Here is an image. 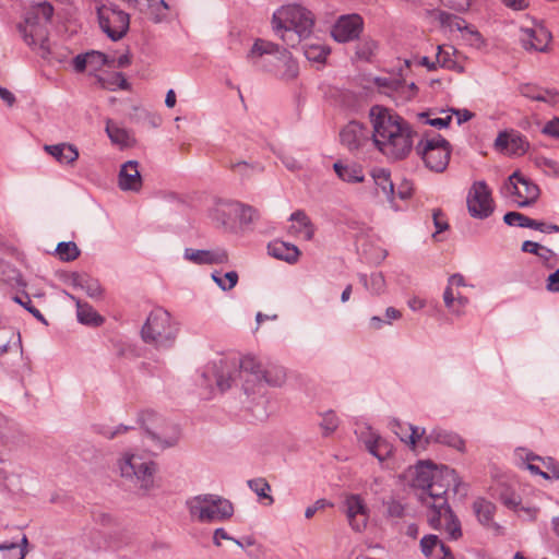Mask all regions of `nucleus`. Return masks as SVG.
Returning a JSON list of instances; mask_svg holds the SVG:
<instances>
[{
    "instance_id": "obj_1",
    "label": "nucleus",
    "mask_w": 559,
    "mask_h": 559,
    "mask_svg": "<svg viewBox=\"0 0 559 559\" xmlns=\"http://www.w3.org/2000/svg\"><path fill=\"white\" fill-rule=\"evenodd\" d=\"M373 132L371 139L377 148L391 159L405 158L413 148L416 134L411 124L397 114L382 106H373L369 111Z\"/></svg>"
},
{
    "instance_id": "obj_2",
    "label": "nucleus",
    "mask_w": 559,
    "mask_h": 559,
    "mask_svg": "<svg viewBox=\"0 0 559 559\" xmlns=\"http://www.w3.org/2000/svg\"><path fill=\"white\" fill-rule=\"evenodd\" d=\"M271 25L274 34L286 47L296 48L311 37L316 15L299 3L284 4L274 11Z\"/></svg>"
},
{
    "instance_id": "obj_3",
    "label": "nucleus",
    "mask_w": 559,
    "mask_h": 559,
    "mask_svg": "<svg viewBox=\"0 0 559 559\" xmlns=\"http://www.w3.org/2000/svg\"><path fill=\"white\" fill-rule=\"evenodd\" d=\"M52 15L51 3L39 2L25 13L23 21L16 25L24 43L34 49L38 47V52L43 58H48L50 55L48 25Z\"/></svg>"
},
{
    "instance_id": "obj_4",
    "label": "nucleus",
    "mask_w": 559,
    "mask_h": 559,
    "mask_svg": "<svg viewBox=\"0 0 559 559\" xmlns=\"http://www.w3.org/2000/svg\"><path fill=\"white\" fill-rule=\"evenodd\" d=\"M178 332V324L170 313L163 308H156L150 312L143 324L141 338L157 350H166L175 345Z\"/></svg>"
},
{
    "instance_id": "obj_5",
    "label": "nucleus",
    "mask_w": 559,
    "mask_h": 559,
    "mask_svg": "<svg viewBox=\"0 0 559 559\" xmlns=\"http://www.w3.org/2000/svg\"><path fill=\"white\" fill-rule=\"evenodd\" d=\"M189 514L201 523H212L229 519L234 513L233 503L217 495H198L187 500Z\"/></svg>"
},
{
    "instance_id": "obj_6",
    "label": "nucleus",
    "mask_w": 559,
    "mask_h": 559,
    "mask_svg": "<svg viewBox=\"0 0 559 559\" xmlns=\"http://www.w3.org/2000/svg\"><path fill=\"white\" fill-rule=\"evenodd\" d=\"M264 55L274 56L277 61L284 64L285 70L280 74L281 80L288 82L298 76V63L293 59V56L287 48L270 40L257 38L247 58L254 66H258V59L262 58Z\"/></svg>"
},
{
    "instance_id": "obj_7",
    "label": "nucleus",
    "mask_w": 559,
    "mask_h": 559,
    "mask_svg": "<svg viewBox=\"0 0 559 559\" xmlns=\"http://www.w3.org/2000/svg\"><path fill=\"white\" fill-rule=\"evenodd\" d=\"M139 421L158 449L165 450L178 443L180 437L178 426L166 423L154 411L142 412Z\"/></svg>"
},
{
    "instance_id": "obj_8",
    "label": "nucleus",
    "mask_w": 559,
    "mask_h": 559,
    "mask_svg": "<svg viewBox=\"0 0 559 559\" xmlns=\"http://www.w3.org/2000/svg\"><path fill=\"white\" fill-rule=\"evenodd\" d=\"M121 477L131 480L135 486L145 492L154 487V474L156 465L154 462H145L139 455L126 454L118 461Z\"/></svg>"
},
{
    "instance_id": "obj_9",
    "label": "nucleus",
    "mask_w": 559,
    "mask_h": 559,
    "mask_svg": "<svg viewBox=\"0 0 559 559\" xmlns=\"http://www.w3.org/2000/svg\"><path fill=\"white\" fill-rule=\"evenodd\" d=\"M97 19L100 29L112 40L123 38L130 26L128 13L114 3L100 4L97 7Z\"/></svg>"
},
{
    "instance_id": "obj_10",
    "label": "nucleus",
    "mask_w": 559,
    "mask_h": 559,
    "mask_svg": "<svg viewBox=\"0 0 559 559\" xmlns=\"http://www.w3.org/2000/svg\"><path fill=\"white\" fill-rule=\"evenodd\" d=\"M416 150L429 169L436 173H442L447 168L450 160L451 147L450 143L440 134L431 139L420 140Z\"/></svg>"
},
{
    "instance_id": "obj_11",
    "label": "nucleus",
    "mask_w": 559,
    "mask_h": 559,
    "mask_svg": "<svg viewBox=\"0 0 559 559\" xmlns=\"http://www.w3.org/2000/svg\"><path fill=\"white\" fill-rule=\"evenodd\" d=\"M436 477L431 481V487L427 491L419 495V500L429 509L432 502H441L447 500L444 495L453 487L455 492L459 491L460 479L456 472L447 465H440L439 471L436 472Z\"/></svg>"
},
{
    "instance_id": "obj_12",
    "label": "nucleus",
    "mask_w": 559,
    "mask_h": 559,
    "mask_svg": "<svg viewBox=\"0 0 559 559\" xmlns=\"http://www.w3.org/2000/svg\"><path fill=\"white\" fill-rule=\"evenodd\" d=\"M427 520L431 528H444L450 539L457 540L462 537L461 522L454 514L448 500L429 504Z\"/></svg>"
},
{
    "instance_id": "obj_13",
    "label": "nucleus",
    "mask_w": 559,
    "mask_h": 559,
    "mask_svg": "<svg viewBox=\"0 0 559 559\" xmlns=\"http://www.w3.org/2000/svg\"><path fill=\"white\" fill-rule=\"evenodd\" d=\"M467 211L474 218L485 219L493 213L491 190L483 180L475 181L466 198Z\"/></svg>"
},
{
    "instance_id": "obj_14",
    "label": "nucleus",
    "mask_w": 559,
    "mask_h": 559,
    "mask_svg": "<svg viewBox=\"0 0 559 559\" xmlns=\"http://www.w3.org/2000/svg\"><path fill=\"white\" fill-rule=\"evenodd\" d=\"M364 20L357 14L341 15L331 29L332 37L338 43L357 39L362 32Z\"/></svg>"
},
{
    "instance_id": "obj_15",
    "label": "nucleus",
    "mask_w": 559,
    "mask_h": 559,
    "mask_svg": "<svg viewBox=\"0 0 559 559\" xmlns=\"http://www.w3.org/2000/svg\"><path fill=\"white\" fill-rule=\"evenodd\" d=\"M345 514L355 532H362L368 523V508L359 495H348L344 501Z\"/></svg>"
},
{
    "instance_id": "obj_16",
    "label": "nucleus",
    "mask_w": 559,
    "mask_h": 559,
    "mask_svg": "<svg viewBox=\"0 0 559 559\" xmlns=\"http://www.w3.org/2000/svg\"><path fill=\"white\" fill-rule=\"evenodd\" d=\"M341 143L350 152L358 151L370 140V131L362 123L349 121L340 132Z\"/></svg>"
},
{
    "instance_id": "obj_17",
    "label": "nucleus",
    "mask_w": 559,
    "mask_h": 559,
    "mask_svg": "<svg viewBox=\"0 0 559 559\" xmlns=\"http://www.w3.org/2000/svg\"><path fill=\"white\" fill-rule=\"evenodd\" d=\"M520 40L525 50L544 52L551 40V34L544 26L522 28Z\"/></svg>"
},
{
    "instance_id": "obj_18",
    "label": "nucleus",
    "mask_w": 559,
    "mask_h": 559,
    "mask_svg": "<svg viewBox=\"0 0 559 559\" xmlns=\"http://www.w3.org/2000/svg\"><path fill=\"white\" fill-rule=\"evenodd\" d=\"M118 186L123 191H140L142 177L136 160H128L121 166L118 176Z\"/></svg>"
},
{
    "instance_id": "obj_19",
    "label": "nucleus",
    "mask_w": 559,
    "mask_h": 559,
    "mask_svg": "<svg viewBox=\"0 0 559 559\" xmlns=\"http://www.w3.org/2000/svg\"><path fill=\"white\" fill-rule=\"evenodd\" d=\"M185 259L194 264H223L228 261V254L224 249L215 250H197L187 248L185 250Z\"/></svg>"
},
{
    "instance_id": "obj_20",
    "label": "nucleus",
    "mask_w": 559,
    "mask_h": 559,
    "mask_svg": "<svg viewBox=\"0 0 559 559\" xmlns=\"http://www.w3.org/2000/svg\"><path fill=\"white\" fill-rule=\"evenodd\" d=\"M210 373L214 376L216 385L222 392L228 390L231 386L234 377L231 374V370L228 367L227 361L221 359L218 364L215 362L211 367H209V370L202 373L201 384L206 385L209 383Z\"/></svg>"
},
{
    "instance_id": "obj_21",
    "label": "nucleus",
    "mask_w": 559,
    "mask_h": 559,
    "mask_svg": "<svg viewBox=\"0 0 559 559\" xmlns=\"http://www.w3.org/2000/svg\"><path fill=\"white\" fill-rule=\"evenodd\" d=\"M430 443L443 444L461 452L465 450V442L457 433L439 427L433 428L425 437V444L429 445Z\"/></svg>"
},
{
    "instance_id": "obj_22",
    "label": "nucleus",
    "mask_w": 559,
    "mask_h": 559,
    "mask_svg": "<svg viewBox=\"0 0 559 559\" xmlns=\"http://www.w3.org/2000/svg\"><path fill=\"white\" fill-rule=\"evenodd\" d=\"M241 203L231 200H217L211 212V217L221 226H228L238 215Z\"/></svg>"
},
{
    "instance_id": "obj_23",
    "label": "nucleus",
    "mask_w": 559,
    "mask_h": 559,
    "mask_svg": "<svg viewBox=\"0 0 559 559\" xmlns=\"http://www.w3.org/2000/svg\"><path fill=\"white\" fill-rule=\"evenodd\" d=\"M423 554L429 559H454L451 549L437 535H426L420 540Z\"/></svg>"
},
{
    "instance_id": "obj_24",
    "label": "nucleus",
    "mask_w": 559,
    "mask_h": 559,
    "mask_svg": "<svg viewBox=\"0 0 559 559\" xmlns=\"http://www.w3.org/2000/svg\"><path fill=\"white\" fill-rule=\"evenodd\" d=\"M439 467L432 461H419L415 466L414 486L427 491L431 487V481L437 476L436 472L439 471Z\"/></svg>"
},
{
    "instance_id": "obj_25",
    "label": "nucleus",
    "mask_w": 559,
    "mask_h": 559,
    "mask_svg": "<svg viewBox=\"0 0 559 559\" xmlns=\"http://www.w3.org/2000/svg\"><path fill=\"white\" fill-rule=\"evenodd\" d=\"M45 152L50 154L60 164L72 165L79 158L76 146L70 143H59L53 145H45Z\"/></svg>"
},
{
    "instance_id": "obj_26",
    "label": "nucleus",
    "mask_w": 559,
    "mask_h": 559,
    "mask_svg": "<svg viewBox=\"0 0 559 559\" xmlns=\"http://www.w3.org/2000/svg\"><path fill=\"white\" fill-rule=\"evenodd\" d=\"M267 251L270 255L288 263H295L300 255V251L295 245L280 240L270 242Z\"/></svg>"
},
{
    "instance_id": "obj_27",
    "label": "nucleus",
    "mask_w": 559,
    "mask_h": 559,
    "mask_svg": "<svg viewBox=\"0 0 559 559\" xmlns=\"http://www.w3.org/2000/svg\"><path fill=\"white\" fill-rule=\"evenodd\" d=\"M520 94L532 100L543 102L547 104H555L557 100L558 92L555 90L542 88L534 84H522L519 87Z\"/></svg>"
},
{
    "instance_id": "obj_28",
    "label": "nucleus",
    "mask_w": 559,
    "mask_h": 559,
    "mask_svg": "<svg viewBox=\"0 0 559 559\" xmlns=\"http://www.w3.org/2000/svg\"><path fill=\"white\" fill-rule=\"evenodd\" d=\"M289 221L295 223L290 226V231L301 235L306 240H311L313 238L314 227L305 211H295L292 213Z\"/></svg>"
},
{
    "instance_id": "obj_29",
    "label": "nucleus",
    "mask_w": 559,
    "mask_h": 559,
    "mask_svg": "<svg viewBox=\"0 0 559 559\" xmlns=\"http://www.w3.org/2000/svg\"><path fill=\"white\" fill-rule=\"evenodd\" d=\"M473 510L481 525L498 527V525L493 523V514L496 511L493 503L484 498H478L473 502Z\"/></svg>"
},
{
    "instance_id": "obj_30",
    "label": "nucleus",
    "mask_w": 559,
    "mask_h": 559,
    "mask_svg": "<svg viewBox=\"0 0 559 559\" xmlns=\"http://www.w3.org/2000/svg\"><path fill=\"white\" fill-rule=\"evenodd\" d=\"M519 182L522 188V200H516L518 205L526 207L535 203L540 194L539 187L521 173Z\"/></svg>"
},
{
    "instance_id": "obj_31",
    "label": "nucleus",
    "mask_w": 559,
    "mask_h": 559,
    "mask_svg": "<svg viewBox=\"0 0 559 559\" xmlns=\"http://www.w3.org/2000/svg\"><path fill=\"white\" fill-rule=\"evenodd\" d=\"M13 348L22 352L20 332L10 326H0V355Z\"/></svg>"
},
{
    "instance_id": "obj_32",
    "label": "nucleus",
    "mask_w": 559,
    "mask_h": 559,
    "mask_svg": "<svg viewBox=\"0 0 559 559\" xmlns=\"http://www.w3.org/2000/svg\"><path fill=\"white\" fill-rule=\"evenodd\" d=\"M71 283L73 286L83 289L91 298L102 296L103 290L98 281L86 274L73 273L71 276Z\"/></svg>"
},
{
    "instance_id": "obj_33",
    "label": "nucleus",
    "mask_w": 559,
    "mask_h": 559,
    "mask_svg": "<svg viewBox=\"0 0 559 559\" xmlns=\"http://www.w3.org/2000/svg\"><path fill=\"white\" fill-rule=\"evenodd\" d=\"M371 176L377 187V191L380 190L389 202H393L395 192L390 171L384 168H377L373 169Z\"/></svg>"
},
{
    "instance_id": "obj_34",
    "label": "nucleus",
    "mask_w": 559,
    "mask_h": 559,
    "mask_svg": "<svg viewBox=\"0 0 559 559\" xmlns=\"http://www.w3.org/2000/svg\"><path fill=\"white\" fill-rule=\"evenodd\" d=\"M106 133L110 141L121 148L130 147L134 144V139L130 132L114 123L111 120H108L106 123Z\"/></svg>"
},
{
    "instance_id": "obj_35",
    "label": "nucleus",
    "mask_w": 559,
    "mask_h": 559,
    "mask_svg": "<svg viewBox=\"0 0 559 559\" xmlns=\"http://www.w3.org/2000/svg\"><path fill=\"white\" fill-rule=\"evenodd\" d=\"M367 450L379 461H384L392 452L391 445L380 436L371 433L370 438L365 440Z\"/></svg>"
},
{
    "instance_id": "obj_36",
    "label": "nucleus",
    "mask_w": 559,
    "mask_h": 559,
    "mask_svg": "<svg viewBox=\"0 0 559 559\" xmlns=\"http://www.w3.org/2000/svg\"><path fill=\"white\" fill-rule=\"evenodd\" d=\"M333 168L338 178L345 182H362L365 179L362 168L358 165L348 166L336 162L334 163Z\"/></svg>"
},
{
    "instance_id": "obj_37",
    "label": "nucleus",
    "mask_w": 559,
    "mask_h": 559,
    "mask_svg": "<svg viewBox=\"0 0 559 559\" xmlns=\"http://www.w3.org/2000/svg\"><path fill=\"white\" fill-rule=\"evenodd\" d=\"M286 382V370L284 367L269 364L263 369V376L261 383H265L270 386H282Z\"/></svg>"
},
{
    "instance_id": "obj_38",
    "label": "nucleus",
    "mask_w": 559,
    "mask_h": 559,
    "mask_svg": "<svg viewBox=\"0 0 559 559\" xmlns=\"http://www.w3.org/2000/svg\"><path fill=\"white\" fill-rule=\"evenodd\" d=\"M78 320L83 324L100 325L103 318L86 302L75 299Z\"/></svg>"
},
{
    "instance_id": "obj_39",
    "label": "nucleus",
    "mask_w": 559,
    "mask_h": 559,
    "mask_svg": "<svg viewBox=\"0 0 559 559\" xmlns=\"http://www.w3.org/2000/svg\"><path fill=\"white\" fill-rule=\"evenodd\" d=\"M240 373L253 377L257 383H261L264 367L253 356H245L239 364Z\"/></svg>"
},
{
    "instance_id": "obj_40",
    "label": "nucleus",
    "mask_w": 559,
    "mask_h": 559,
    "mask_svg": "<svg viewBox=\"0 0 559 559\" xmlns=\"http://www.w3.org/2000/svg\"><path fill=\"white\" fill-rule=\"evenodd\" d=\"M359 281L372 294L380 295L384 292L385 280L383 274L380 272L372 273L370 276L359 274Z\"/></svg>"
},
{
    "instance_id": "obj_41",
    "label": "nucleus",
    "mask_w": 559,
    "mask_h": 559,
    "mask_svg": "<svg viewBox=\"0 0 559 559\" xmlns=\"http://www.w3.org/2000/svg\"><path fill=\"white\" fill-rule=\"evenodd\" d=\"M450 50H454L452 47L449 48V50L442 49L441 46L438 47L437 52V64L441 68L453 70L459 73L463 72V67L460 66L453 58L452 52Z\"/></svg>"
},
{
    "instance_id": "obj_42",
    "label": "nucleus",
    "mask_w": 559,
    "mask_h": 559,
    "mask_svg": "<svg viewBox=\"0 0 559 559\" xmlns=\"http://www.w3.org/2000/svg\"><path fill=\"white\" fill-rule=\"evenodd\" d=\"M302 51L309 61L323 62L326 59L330 49L323 45L305 44L302 45Z\"/></svg>"
},
{
    "instance_id": "obj_43",
    "label": "nucleus",
    "mask_w": 559,
    "mask_h": 559,
    "mask_svg": "<svg viewBox=\"0 0 559 559\" xmlns=\"http://www.w3.org/2000/svg\"><path fill=\"white\" fill-rule=\"evenodd\" d=\"M212 280L222 290L227 292L237 285L238 274L235 271H229L222 275L219 272L215 271L212 273Z\"/></svg>"
},
{
    "instance_id": "obj_44",
    "label": "nucleus",
    "mask_w": 559,
    "mask_h": 559,
    "mask_svg": "<svg viewBox=\"0 0 559 559\" xmlns=\"http://www.w3.org/2000/svg\"><path fill=\"white\" fill-rule=\"evenodd\" d=\"M56 253L61 261L70 262L80 255V249L73 241H61L57 245Z\"/></svg>"
},
{
    "instance_id": "obj_45",
    "label": "nucleus",
    "mask_w": 559,
    "mask_h": 559,
    "mask_svg": "<svg viewBox=\"0 0 559 559\" xmlns=\"http://www.w3.org/2000/svg\"><path fill=\"white\" fill-rule=\"evenodd\" d=\"M407 430H409V435L405 436V437L401 435L400 436L401 441L405 442L406 444H409L412 449H415L416 445L419 442H421V440H423V447L424 448L427 447L425 444V437L428 433H426V429L425 428H419L417 426L408 424L407 425Z\"/></svg>"
},
{
    "instance_id": "obj_46",
    "label": "nucleus",
    "mask_w": 559,
    "mask_h": 559,
    "mask_svg": "<svg viewBox=\"0 0 559 559\" xmlns=\"http://www.w3.org/2000/svg\"><path fill=\"white\" fill-rule=\"evenodd\" d=\"M249 488L254 491L259 498L269 499L270 503H273V497L267 492L271 491L270 484L264 478H253L248 480Z\"/></svg>"
},
{
    "instance_id": "obj_47",
    "label": "nucleus",
    "mask_w": 559,
    "mask_h": 559,
    "mask_svg": "<svg viewBox=\"0 0 559 559\" xmlns=\"http://www.w3.org/2000/svg\"><path fill=\"white\" fill-rule=\"evenodd\" d=\"M503 222L509 226L530 228L533 224V218H530L520 212H508L503 216Z\"/></svg>"
},
{
    "instance_id": "obj_48",
    "label": "nucleus",
    "mask_w": 559,
    "mask_h": 559,
    "mask_svg": "<svg viewBox=\"0 0 559 559\" xmlns=\"http://www.w3.org/2000/svg\"><path fill=\"white\" fill-rule=\"evenodd\" d=\"M114 59H109L107 55L102 51H88V67L93 70H100L104 66L112 67Z\"/></svg>"
},
{
    "instance_id": "obj_49",
    "label": "nucleus",
    "mask_w": 559,
    "mask_h": 559,
    "mask_svg": "<svg viewBox=\"0 0 559 559\" xmlns=\"http://www.w3.org/2000/svg\"><path fill=\"white\" fill-rule=\"evenodd\" d=\"M373 82L384 93L396 92L403 85L402 81L394 76H377Z\"/></svg>"
},
{
    "instance_id": "obj_50",
    "label": "nucleus",
    "mask_w": 559,
    "mask_h": 559,
    "mask_svg": "<svg viewBox=\"0 0 559 559\" xmlns=\"http://www.w3.org/2000/svg\"><path fill=\"white\" fill-rule=\"evenodd\" d=\"M384 515L390 519H402L405 515V506L395 499L383 500Z\"/></svg>"
},
{
    "instance_id": "obj_51",
    "label": "nucleus",
    "mask_w": 559,
    "mask_h": 559,
    "mask_svg": "<svg viewBox=\"0 0 559 559\" xmlns=\"http://www.w3.org/2000/svg\"><path fill=\"white\" fill-rule=\"evenodd\" d=\"M498 499L502 504L511 510H515L521 502L520 496L507 487H503L499 490Z\"/></svg>"
},
{
    "instance_id": "obj_52",
    "label": "nucleus",
    "mask_w": 559,
    "mask_h": 559,
    "mask_svg": "<svg viewBox=\"0 0 559 559\" xmlns=\"http://www.w3.org/2000/svg\"><path fill=\"white\" fill-rule=\"evenodd\" d=\"M520 179V171L516 170L513 174H511L508 178V180L503 185V190L509 195H514L518 198V200H522V188L519 182Z\"/></svg>"
},
{
    "instance_id": "obj_53",
    "label": "nucleus",
    "mask_w": 559,
    "mask_h": 559,
    "mask_svg": "<svg viewBox=\"0 0 559 559\" xmlns=\"http://www.w3.org/2000/svg\"><path fill=\"white\" fill-rule=\"evenodd\" d=\"M520 179V171L516 170L513 174H511L508 178V180L503 185V190L509 195H514L518 198V200H522V188L519 182Z\"/></svg>"
},
{
    "instance_id": "obj_54",
    "label": "nucleus",
    "mask_w": 559,
    "mask_h": 559,
    "mask_svg": "<svg viewBox=\"0 0 559 559\" xmlns=\"http://www.w3.org/2000/svg\"><path fill=\"white\" fill-rule=\"evenodd\" d=\"M320 427L323 436L328 437L333 433L338 427V418L333 411H328L322 415Z\"/></svg>"
},
{
    "instance_id": "obj_55",
    "label": "nucleus",
    "mask_w": 559,
    "mask_h": 559,
    "mask_svg": "<svg viewBox=\"0 0 559 559\" xmlns=\"http://www.w3.org/2000/svg\"><path fill=\"white\" fill-rule=\"evenodd\" d=\"M228 167L241 177H248L254 170H262V167L259 164H253L246 160H239L236 163L230 162Z\"/></svg>"
},
{
    "instance_id": "obj_56",
    "label": "nucleus",
    "mask_w": 559,
    "mask_h": 559,
    "mask_svg": "<svg viewBox=\"0 0 559 559\" xmlns=\"http://www.w3.org/2000/svg\"><path fill=\"white\" fill-rule=\"evenodd\" d=\"M13 301L21 305L24 309H26L29 313H32L39 322L44 324H48L46 318L43 316V313L32 305V301L29 299V296L25 295V300L20 296H14Z\"/></svg>"
},
{
    "instance_id": "obj_57",
    "label": "nucleus",
    "mask_w": 559,
    "mask_h": 559,
    "mask_svg": "<svg viewBox=\"0 0 559 559\" xmlns=\"http://www.w3.org/2000/svg\"><path fill=\"white\" fill-rule=\"evenodd\" d=\"M240 224H250L259 219L260 215L258 210L250 205H246L241 203V209L239 210L238 215Z\"/></svg>"
},
{
    "instance_id": "obj_58",
    "label": "nucleus",
    "mask_w": 559,
    "mask_h": 559,
    "mask_svg": "<svg viewBox=\"0 0 559 559\" xmlns=\"http://www.w3.org/2000/svg\"><path fill=\"white\" fill-rule=\"evenodd\" d=\"M443 301L447 308H451L454 301H457L461 306H466L468 304V298L460 294L455 296L453 289L450 286H447L443 292Z\"/></svg>"
},
{
    "instance_id": "obj_59",
    "label": "nucleus",
    "mask_w": 559,
    "mask_h": 559,
    "mask_svg": "<svg viewBox=\"0 0 559 559\" xmlns=\"http://www.w3.org/2000/svg\"><path fill=\"white\" fill-rule=\"evenodd\" d=\"M376 48V41L366 40L358 45L356 53L360 59L369 60L370 57L373 55Z\"/></svg>"
},
{
    "instance_id": "obj_60",
    "label": "nucleus",
    "mask_w": 559,
    "mask_h": 559,
    "mask_svg": "<svg viewBox=\"0 0 559 559\" xmlns=\"http://www.w3.org/2000/svg\"><path fill=\"white\" fill-rule=\"evenodd\" d=\"M533 224L530 228L539 230L544 234H557L559 233V225L552 223H545L542 221L533 219Z\"/></svg>"
},
{
    "instance_id": "obj_61",
    "label": "nucleus",
    "mask_w": 559,
    "mask_h": 559,
    "mask_svg": "<svg viewBox=\"0 0 559 559\" xmlns=\"http://www.w3.org/2000/svg\"><path fill=\"white\" fill-rule=\"evenodd\" d=\"M521 249H522L523 252H528V253H532V254H539V251H545L548 254H552V250L551 249L546 248V247L539 245L538 242L531 241V240H525L522 243V248Z\"/></svg>"
},
{
    "instance_id": "obj_62",
    "label": "nucleus",
    "mask_w": 559,
    "mask_h": 559,
    "mask_svg": "<svg viewBox=\"0 0 559 559\" xmlns=\"http://www.w3.org/2000/svg\"><path fill=\"white\" fill-rule=\"evenodd\" d=\"M465 38L468 40L471 46L479 48L484 44L483 36L477 29L468 27L465 32Z\"/></svg>"
},
{
    "instance_id": "obj_63",
    "label": "nucleus",
    "mask_w": 559,
    "mask_h": 559,
    "mask_svg": "<svg viewBox=\"0 0 559 559\" xmlns=\"http://www.w3.org/2000/svg\"><path fill=\"white\" fill-rule=\"evenodd\" d=\"M546 289L551 293H559V269L548 275L546 280Z\"/></svg>"
},
{
    "instance_id": "obj_64",
    "label": "nucleus",
    "mask_w": 559,
    "mask_h": 559,
    "mask_svg": "<svg viewBox=\"0 0 559 559\" xmlns=\"http://www.w3.org/2000/svg\"><path fill=\"white\" fill-rule=\"evenodd\" d=\"M543 133L552 138H559V118L548 121L543 128Z\"/></svg>"
}]
</instances>
